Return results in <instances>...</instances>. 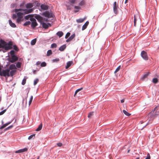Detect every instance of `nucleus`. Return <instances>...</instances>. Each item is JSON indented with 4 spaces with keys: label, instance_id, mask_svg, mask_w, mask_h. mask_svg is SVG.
<instances>
[{
    "label": "nucleus",
    "instance_id": "nucleus-14",
    "mask_svg": "<svg viewBox=\"0 0 159 159\" xmlns=\"http://www.w3.org/2000/svg\"><path fill=\"white\" fill-rule=\"evenodd\" d=\"M6 45V42L2 40H0V48H2Z\"/></svg>",
    "mask_w": 159,
    "mask_h": 159
},
{
    "label": "nucleus",
    "instance_id": "nucleus-42",
    "mask_svg": "<svg viewBox=\"0 0 159 159\" xmlns=\"http://www.w3.org/2000/svg\"><path fill=\"white\" fill-rule=\"evenodd\" d=\"M26 82V78H25L23 79L22 80V85H24L25 84Z\"/></svg>",
    "mask_w": 159,
    "mask_h": 159
},
{
    "label": "nucleus",
    "instance_id": "nucleus-32",
    "mask_svg": "<svg viewBox=\"0 0 159 159\" xmlns=\"http://www.w3.org/2000/svg\"><path fill=\"white\" fill-rule=\"evenodd\" d=\"M82 89H83L82 88H81L79 89H77V90H76L75 91V94L74 95V96H75V95H76V94H77L78 92H79V91H80Z\"/></svg>",
    "mask_w": 159,
    "mask_h": 159
},
{
    "label": "nucleus",
    "instance_id": "nucleus-60",
    "mask_svg": "<svg viewBox=\"0 0 159 159\" xmlns=\"http://www.w3.org/2000/svg\"><path fill=\"white\" fill-rule=\"evenodd\" d=\"M124 102V99H122L120 100V102L121 103H123Z\"/></svg>",
    "mask_w": 159,
    "mask_h": 159
},
{
    "label": "nucleus",
    "instance_id": "nucleus-37",
    "mask_svg": "<svg viewBox=\"0 0 159 159\" xmlns=\"http://www.w3.org/2000/svg\"><path fill=\"white\" fill-rule=\"evenodd\" d=\"M21 63L20 62H17L16 64V66L18 68H20L21 67Z\"/></svg>",
    "mask_w": 159,
    "mask_h": 159
},
{
    "label": "nucleus",
    "instance_id": "nucleus-33",
    "mask_svg": "<svg viewBox=\"0 0 159 159\" xmlns=\"http://www.w3.org/2000/svg\"><path fill=\"white\" fill-rule=\"evenodd\" d=\"M93 113L94 112L93 111L89 112L88 116L89 118H91V117L93 116Z\"/></svg>",
    "mask_w": 159,
    "mask_h": 159
},
{
    "label": "nucleus",
    "instance_id": "nucleus-29",
    "mask_svg": "<svg viewBox=\"0 0 159 159\" xmlns=\"http://www.w3.org/2000/svg\"><path fill=\"white\" fill-rule=\"evenodd\" d=\"M85 19H79L76 20V21L78 23H82L84 20Z\"/></svg>",
    "mask_w": 159,
    "mask_h": 159
},
{
    "label": "nucleus",
    "instance_id": "nucleus-53",
    "mask_svg": "<svg viewBox=\"0 0 159 159\" xmlns=\"http://www.w3.org/2000/svg\"><path fill=\"white\" fill-rule=\"evenodd\" d=\"M13 19H16L17 17V14H14L13 15Z\"/></svg>",
    "mask_w": 159,
    "mask_h": 159
},
{
    "label": "nucleus",
    "instance_id": "nucleus-22",
    "mask_svg": "<svg viewBox=\"0 0 159 159\" xmlns=\"http://www.w3.org/2000/svg\"><path fill=\"white\" fill-rule=\"evenodd\" d=\"M16 70H11L10 71L9 74L10 75V76H12L14 75L16 73Z\"/></svg>",
    "mask_w": 159,
    "mask_h": 159
},
{
    "label": "nucleus",
    "instance_id": "nucleus-5",
    "mask_svg": "<svg viewBox=\"0 0 159 159\" xmlns=\"http://www.w3.org/2000/svg\"><path fill=\"white\" fill-rule=\"evenodd\" d=\"M30 20L32 22L31 25V27L33 29H34L38 25V24L35 19L34 18H30Z\"/></svg>",
    "mask_w": 159,
    "mask_h": 159
},
{
    "label": "nucleus",
    "instance_id": "nucleus-30",
    "mask_svg": "<svg viewBox=\"0 0 159 159\" xmlns=\"http://www.w3.org/2000/svg\"><path fill=\"white\" fill-rule=\"evenodd\" d=\"M36 42V39H34L31 41V42H30V44H31L32 45H34L35 44Z\"/></svg>",
    "mask_w": 159,
    "mask_h": 159
},
{
    "label": "nucleus",
    "instance_id": "nucleus-56",
    "mask_svg": "<svg viewBox=\"0 0 159 159\" xmlns=\"http://www.w3.org/2000/svg\"><path fill=\"white\" fill-rule=\"evenodd\" d=\"M84 3V2L83 1H82V2H80V4H79V5L82 6Z\"/></svg>",
    "mask_w": 159,
    "mask_h": 159
},
{
    "label": "nucleus",
    "instance_id": "nucleus-49",
    "mask_svg": "<svg viewBox=\"0 0 159 159\" xmlns=\"http://www.w3.org/2000/svg\"><path fill=\"white\" fill-rule=\"evenodd\" d=\"M145 159H150V156L149 153H148L147 155V157Z\"/></svg>",
    "mask_w": 159,
    "mask_h": 159
},
{
    "label": "nucleus",
    "instance_id": "nucleus-34",
    "mask_svg": "<svg viewBox=\"0 0 159 159\" xmlns=\"http://www.w3.org/2000/svg\"><path fill=\"white\" fill-rule=\"evenodd\" d=\"M52 54V52L51 50H48L47 53V56H49Z\"/></svg>",
    "mask_w": 159,
    "mask_h": 159
},
{
    "label": "nucleus",
    "instance_id": "nucleus-8",
    "mask_svg": "<svg viewBox=\"0 0 159 159\" xmlns=\"http://www.w3.org/2000/svg\"><path fill=\"white\" fill-rule=\"evenodd\" d=\"M141 55L142 57L145 60L148 59V57L147 56V53L144 51H142L141 53Z\"/></svg>",
    "mask_w": 159,
    "mask_h": 159
},
{
    "label": "nucleus",
    "instance_id": "nucleus-43",
    "mask_svg": "<svg viewBox=\"0 0 159 159\" xmlns=\"http://www.w3.org/2000/svg\"><path fill=\"white\" fill-rule=\"evenodd\" d=\"M120 69V66L117 68H116V70L115 71V73H116V72H118L119 70Z\"/></svg>",
    "mask_w": 159,
    "mask_h": 159
},
{
    "label": "nucleus",
    "instance_id": "nucleus-57",
    "mask_svg": "<svg viewBox=\"0 0 159 159\" xmlns=\"http://www.w3.org/2000/svg\"><path fill=\"white\" fill-rule=\"evenodd\" d=\"M41 63V62L40 61H38L37 62H36V65H40Z\"/></svg>",
    "mask_w": 159,
    "mask_h": 159
},
{
    "label": "nucleus",
    "instance_id": "nucleus-2",
    "mask_svg": "<svg viewBox=\"0 0 159 159\" xmlns=\"http://www.w3.org/2000/svg\"><path fill=\"white\" fill-rule=\"evenodd\" d=\"M10 70L6 69L5 70H3L2 71L1 70L0 71V75L6 77H9L10 76Z\"/></svg>",
    "mask_w": 159,
    "mask_h": 159
},
{
    "label": "nucleus",
    "instance_id": "nucleus-9",
    "mask_svg": "<svg viewBox=\"0 0 159 159\" xmlns=\"http://www.w3.org/2000/svg\"><path fill=\"white\" fill-rule=\"evenodd\" d=\"M18 58L15 55L11 56V58L10 59V61L12 63H13L18 60Z\"/></svg>",
    "mask_w": 159,
    "mask_h": 159
},
{
    "label": "nucleus",
    "instance_id": "nucleus-48",
    "mask_svg": "<svg viewBox=\"0 0 159 159\" xmlns=\"http://www.w3.org/2000/svg\"><path fill=\"white\" fill-rule=\"evenodd\" d=\"M59 61V59L58 58H56L52 60L53 62H58Z\"/></svg>",
    "mask_w": 159,
    "mask_h": 159
},
{
    "label": "nucleus",
    "instance_id": "nucleus-23",
    "mask_svg": "<svg viewBox=\"0 0 159 159\" xmlns=\"http://www.w3.org/2000/svg\"><path fill=\"white\" fill-rule=\"evenodd\" d=\"M11 123V122H9L4 124V125L1 126V127H0V129H3L4 128H5L8 125H9Z\"/></svg>",
    "mask_w": 159,
    "mask_h": 159
},
{
    "label": "nucleus",
    "instance_id": "nucleus-20",
    "mask_svg": "<svg viewBox=\"0 0 159 159\" xmlns=\"http://www.w3.org/2000/svg\"><path fill=\"white\" fill-rule=\"evenodd\" d=\"M14 69H16V67L15 65L14 64H11V65H10L9 68L7 69H9L10 70H12Z\"/></svg>",
    "mask_w": 159,
    "mask_h": 159
},
{
    "label": "nucleus",
    "instance_id": "nucleus-31",
    "mask_svg": "<svg viewBox=\"0 0 159 159\" xmlns=\"http://www.w3.org/2000/svg\"><path fill=\"white\" fill-rule=\"evenodd\" d=\"M123 112L127 116H129L130 115V114L128 112H127L125 110H123Z\"/></svg>",
    "mask_w": 159,
    "mask_h": 159
},
{
    "label": "nucleus",
    "instance_id": "nucleus-13",
    "mask_svg": "<svg viewBox=\"0 0 159 159\" xmlns=\"http://www.w3.org/2000/svg\"><path fill=\"white\" fill-rule=\"evenodd\" d=\"M28 150V149L25 148L24 149H21L20 150H17L15 151V153H22L23 152H26Z\"/></svg>",
    "mask_w": 159,
    "mask_h": 159
},
{
    "label": "nucleus",
    "instance_id": "nucleus-12",
    "mask_svg": "<svg viewBox=\"0 0 159 159\" xmlns=\"http://www.w3.org/2000/svg\"><path fill=\"white\" fill-rule=\"evenodd\" d=\"M40 7L42 9L44 10H47L48 9V6L47 5L43 4L40 5Z\"/></svg>",
    "mask_w": 159,
    "mask_h": 159
},
{
    "label": "nucleus",
    "instance_id": "nucleus-7",
    "mask_svg": "<svg viewBox=\"0 0 159 159\" xmlns=\"http://www.w3.org/2000/svg\"><path fill=\"white\" fill-rule=\"evenodd\" d=\"M34 17L37 19L38 21L40 23L43 22V18L41 17L39 15L36 14Z\"/></svg>",
    "mask_w": 159,
    "mask_h": 159
},
{
    "label": "nucleus",
    "instance_id": "nucleus-61",
    "mask_svg": "<svg viewBox=\"0 0 159 159\" xmlns=\"http://www.w3.org/2000/svg\"><path fill=\"white\" fill-rule=\"evenodd\" d=\"M36 73V70H34L33 71V73L34 74H35Z\"/></svg>",
    "mask_w": 159,
    "mask_h": 159
},
{
    "label": "nucleus",
    "instance_id": "nucleus-46",
    "mask_svg": "<svg viewBox=\"0 0 159 159\" xmlns=\"http://www.w3.org/2000/svg\"><path fill=\"white\" fill-rule=\"evenodd\" d=\"M70 34L69 32L67 33L65 36V38L66 39L68 38L70 36Z\"/></svg>",
    "mask_w": 159,
    "mask_h": 159
},
{
    "label": "nucleus",
    "instance_id": "nucleus-4",
    "mask_svg": "<svg viewBox=\"0 0 159 159\" xmlns=\"http://www.w3.org/2000/svg\"><path fill=\"white\" fill-rule=\"evenodd\" d=\"M23 13L21 12H18L17 13V18L16 20V22L18 23H20L21 21L23 18Z\"/></svg>",
    "mask_w": 159,
    "mask_h": 159
},
{
    "label": "nucleus",
    "instance_id": "nucleus-19",
    "mask_svg": "<svg viewBox=\"0 0 159 159\" xmlns=\"http://www.w3.org/2000/svg\"><path fill=\"white\" fill-rule=\"evenodd\" d=\"M2 48H4L5 50H9L11 48V47L10 45H7L6 43V45L4 46Z\"/></svg>",
    "mask_w": 159,
    "mask_h": 159
},
{
    "label": "nucleus",
    "instance_id": "nucleus-1",
    "mask_svg": "<svg viewBox=\"0 0 159 159\" xmlns=\"http://www.w3.org/2000/svg\"><path fill=\"white\" fill-rule=\"evenodd\" d=\"M15 12H18V11H24L25 14H28L30 13H31L33 11V9H15L14 10Z\"/></svg>",
    "mask_w": 159,
    "mask_h": 159
},
{
    "label": "nucleus",
    "instance_id": "nucleus-44",
    "mask_svg": "<svg viewBox=\"0 0 159 159\" xmlns=\"http://www.w3.org/2000/svg\"><path fill=\"white\" fill-rule=\"evenodd\" d=\"M39 81V80L38 79H36L34 81V85H36Z\"/></svg>",
    "mask_w": 159,
    "mask_h": 159
},
{
    "label": "nucleus",
    "instance_id": "nucleus-24",
    "mask_svg": "<svg viewBox=\"0 0 159 159\" xmlns=\"http://www.w3.org/2000/svg\"><path fill=\"white\" fill-rule=\"evenodd\" d=\"M66 45H63L61 46L59 48V50L62 51H63L66 48Z\"/></svg>",
    "mask_w": 159,
    "mask_h": 159
},
{
    "label": "nucleus",
    "instance_id": "nucleus-55",
    "mask_svg": "<svg viewBox=\"0 0 159 159\" xmlns=\"http://www.w3.org/2000/svg\"><path fill=\"white\" fill-rule=\"evenodd\" d=\"M75 0H69V1L72 3H74Z\"/></svg>",
    "mask_w": 159,
    "mask_h": 159
},
{
    "label": "nucleus",
    "instance_id": "nucleus-52",
    "mask_svg": "<svg viewBox=\"0 0 159 159\" xmlns=\"http://www.w3.org/2000/svg\"><path fill=\"white\" fill-rule=\"evenodd\" d=\"M6 111V110H3V111H1V112H0V116H1L2 115H3L4 113Z\"/></svg>",
    "mask_w": 159,
    "mask_h": 159
},
{
    "label": "nucleus",
    "instance_id": "nucleus-64",
    "mask_svg": "<svg viewBox=\"0 0 159 159\" xmlns=\"http://www.w3.org/2000/svg\"><path fill=\"white\" fill-rule=\"evenodd\" d=\"M135 159H139V158L137 157V158H136Z\"/></svg>",
    "mask_w": 159,
    "mask_h": 159
},
{
    "label": "nucleus",
    "instance_id": "nucleus-50",
    "mask_svg": "<svg viewBox=\"0 0 159 159\" xmlns=\"http://www.w3.org/2000/svg\"><path fill=\"white\" fill-rule=\"evenodd\" d=\"M15 53V52L13 50H11L10 52V54L11 56L14 55V54Z\"/></svg>",
    "mask_w": 159,
    "mask_h": 159
},
{
    "label": "nucleus",
    "instance_id": "nucleus-11",
    "mask_svg": "<svg viewBox=\"0 0 159 159\" xmlns=\"http://www.w3.org/2000/svg\"><path fill=\"white\" fill-rule=\"evenodd\" d=\"M159 108V107H155L154 109L153 112V114L154 115H158L159 114V110L158 111V108Z\"/></svg>",
    "mask_w": 159,
    "mask_h": 159
},
{
    "label": "nucleus",
    "instance_id": "nucleus-16",
    "mask_svg": "<svg viewBox=\"0 0 159 159\" xmlns=\"http://www.w3.org/2000/svg\"><path fill=\"white\" fill-rule=\"evenodd\" d=\"M75 37V34H72L70 36V37L68 39H67L66 40V42H68L72 40Z\"/></svg>",
    "mask_w": 159,
    "mask_h": 159
},
{
    "label": "nucleus",
    "instance_id": "nucleus-58",
    "mask_svg": "<svg viewBox=\"0 0 159 159\" xmlns=\"http://www.w3.org/2000/svg\"><path fill=\"white\" fill-rule=\"evenodd\" d=\"M75 9H79V7L78 6H75Z\"/></svg>",
    "mask_w": 159,
    "mask_h": 159
},
{
    "label": "nucleus",
    "instance_id": "nucleus-28",
    "mask_svg": "<svg viewBox=\"0 0 159 159\" xmlns=\"http://www.w3.org/2000/svg\"><path fill=\"white\" fill-rule=\"evenodd\" d=\"M42 127H43V125L42 124V123H41L39 125V127H38V128L36 129V131H39L41 130L42 129Z\"/></svg>",
    "mask_w": 159,
    "mask_h": 159
},
{
    "label": "nucleus",
    "instance_id": "nucleus-45",
    "mask_svg": "<svg viewBox=\"0 0 159 159\" xmlns=\"http://www.w3.org/2000/svg\"><path fill=\"white\" fill-rule=\"evenodd\" d=\"M57 47V45L55 43H53L51 45V48H55Z\"/></svg>",
    "mask_w": 159,
    "mask_h": 159
},
{
    "label": "nucleus",
    "instance_id": "nucleus-40",
    "mask_svg": "<svg viewBox=\"0 0 159 159\" xmlns=\"http://www.w3.org/2000/svg\"><path fill=\"white\" fill-rule=\"evenodd\" d=\"M35 134H33L31 135H30L28 137V139L30 140V139H32L33 138H34V137L35 136Z\"/></svg>",
    "mask_w": 159,
    "mask_h": 159
},
{
    "label": "nucleus",
    "instance_id": "nucleus-35",
    "mask_svg": "<svg viewBox=\"0 0 159 159\" xmlns=\"http://www.w3.org/2000/svg\"><path fill=\"white\" fill-rule=\"evenodd\" d=\"M33 96H31L30 98V99L29 101V105H30V104L32 102V100H33Z\"/></svg>",
    "mask_w": 159,
    "mask_h": 159
},
{
    "label": "nucleus",
    "instance_id": "nucleus-36",
    "mask_svg": "<svg viewBox=\"0 0 159 159\" xmlns=\"http://www.w3.org/2000/svg\"><path fill=\"white\" fill-rule=\"evenodd\" d=\"M31 24V22L30 21H26L24 24V26H26L28 25Z\"/></svg>",
    "mask_w": 159,
    "mask_h": 159
},
{
    "label": "nucleus",
    "instance_id": "nucleus-21",
    "mask_svg": "<svg viewBox=\"0 0 159 159\" xmlns=\"http://www.w3.org/2000/svg\"><path fill=\"white\" fill-rule=\"evenodd\" d=\"M9 24L11 26V27H12L13 28H15V27H16V25L14 23L12 22L11 20H9Z\"/></svg>",
    "mask_w": 159,
    "mask_h": 159
},
{
    "label": "nucleus",
    "instance_id": "nucleus-62",
    "mask_svg": "<svg viewBox=\"0 0 159 159\" xmlns=\"http://www.w3.org/2000/svg\"><path fill=\"white\" fill-rule=\"evenodd\" d=\"M128 1V0H125V4L127 3Z\"/></svg>",
    "mask_w": 159,
    "mask_h": 159
},
{
    "label": "nucleus",
    "instance_id": "nucleus-38",
    "mask_svg": "<svg viewBox=\"0 0 159 159\" xmlns=\"http://www.w3.org/2000/svg\"><path fill=\"white\" fill-rule=\"evenodd\" d=\"M152 82L154 84H156L158 82V79L157 78H154L152 80Z\"/></svg>",
    "mask_w": 159,
    "mask_h": 159
},
{
    "label": "nucleus",
    "instance_id": "nucleus-15",
    "mask_svg": "<svg viewBox=\"0 0 159 159\" xmlns=\"http://www.w3.org/2000/svg\"><path fill=\"white\" fill-rule=\"evenodd\" d=\"M33 3H29L26 4L25 5V7L27 9H32L31 8L33 7Z\"/></svg>",
    "mask_w": 159,
    "mask_h": 159
},
{
    "label": "nucleus",
    "instance_id": "nucleus-39",
    "mask_svg": "<svg viewBox=\"0 0 159 159\" xmlns=\"http://www.w3.org/2000/svg\"><path fill=\"white\" fill-rule=\"evenodd\" d=\"M47 65V64L45 62H43L41 64L40 66L42 67H43L46 66Z\"/></svg>",
    "mask_w": 159,
    "mask_h": 159
},
{
    "label": "nucleus",
    "instance_id": "nucleus-3",
    "mask_svg": "<svg viewBox=\"0 0 159 159\" xmlns=\"http://www.w3.org/2000/svg\"><path fill=\"white\" fill-rule=\"evenodd\" d=\"M42 15L43 16L45 17H48V18H51L53 16L52 12L48 11H46L43 12Z\"/></svg>",
    "mask_w": 159,
    "mask_h": 159
},
{
    "label": "nucleus",
    "instance_id": "nucleus-6",
    "mask_svg": "<svg viewBox=\"0 0 159 159\" xmlns=\"http://www.w3.org/2000/svg\"><path fill=\"white\" fill-rule=\"evenodd\" d=\"M118 5L117 4L116 2H114V5H113V9H114V12L116 15L118 13Z\"/></svg>",
    "mask_w": 159,
    "mask_h": 159
},
{
    "label": "nucleus",
    "instance_id": "nucleus-51",
    "mask_svg": "<svg viewBox=\"0 0 159 159\" xmlns=\"http://www.w3.org/2000/svg\"><path fill=\"white\" fill-rule=\"evenodd\" d=\"M13 127V125H11V126H9L8 127H7L5 129V130H8V129H10L11 128H12V127Z\"/></svg>",
    "mask_w": 159,
    "mask_h": 159
},
{
    "label": "nucleus",
    "instance_id": "nucleus-41",
    "mask_svg": "<svg viewBox=\"0 0 159 159\" xmlns=\"http://www.w3.org/2000/svg\"><path fill=\"white\" fill-rule=\"evenodd\" d=\"M136 17L135 15H134V26H136Z\"/></svg>",
    "mask_w": 159,
    "mask_h": 159
},
{
    "label": "nucleus",
    "instance_id": "nucleus-59",
    "mask_svg": "<svg viewBox=\"0 0 159 159\" xmlns=\"http://www.w3.org/2000/svg\"><path fill=\"white\" fill-rule=\"evenodd\" d=\"M48 20L47 19L44 18V19H43V21H45L47 22L48 21Z\"/></svg>",
    "mask_w": 159,
    "mask_h": 159
},
{
    "label": "nucleus",
    "instance_id": "nucleus-10",
    "mask_svg": "<svg viewBox=\"0 0 159 159\" xmlns=\"http://www.w3.org/2000/svg\"><path fill=\"white\" fill-rule=\"evenodd\" d=\"M40 24L42 25L43 27L45 29H47L49 26H51V24L49 23L47 24L43 22L41 23Z\"/></svg>",
    "mask_w": 159,
    "mask_h": 159
},
{
    "label": "nucleus",
    "instance_id": "nucleus-17",
    "mask_svg": "<svg viewBox=\"0 0 159 159\" xmlns=\"http://www.w3.org/2000/svg\"><path fill=\"white\" fill-rule=\"evenodd\" d=\"M89 24V22L88 21H86L84 24V25L82 26V30H84L85 29L87 26Z\"/></svg>",
    "mask_w": 159,
    "mask_h": 159
},
{
    "label": "nucleus",
    "instance_id": "nucleus-54",
    "mask_svg": "<svg viewBox=\"0 0 159 159\" xmlns=\"http://www.w3.org/2000/svg\"><path fill=\"white\" fill-rule=\"evenodd\" d=\"M57 144L58 146L59 147H61L62 146V143H58Z\"/></svg>",
    "mask_w": 159,
    "mask_h": 159
},
{
    "label": "nucleus",
    "instance_id": "nucleus-27",
    "mask_svg": "<svg viewBox=\"0 0 159 159\" xmlns=\"http://www.w3.org/2000/svg\"><path fill=\"white\" fill-rule=\"evenodd\" d=\"M33 15H29L27 16H25V18L26 20H28L30 18H31V17H33Z\"/></svg>",
    "mask_w": 159,
    "mask_h": 159
},
{
    "label": "nucleus",
    "instance_id": "nucleus-25",
    "mask_svg": "<svg viewBox=\"0 0 159 159\" xmlns=\"http://www.w3.org/2000/svg\"><path fill=\"white\" fill-rule=\"evenodd\" d=\"M56 34L60 38L63 35V33L62 31H59Z\"/></svg>",
    "mask_w": 159,
    "mask_h": 159
},
{
    "label": "nucleus",
    "instance_id": "nucleus-47",
    "mask_svg": "<svg viewBox=\"0 0 159 159\" xmlns=\"http://www.w3.org/2000/svg\"><path fill=\"white\" fill-rule=\"evenodd\" d=\"M13 48H14V49L16 51H18V50H19V49L16 46V45H14L13 46Z\"/></svg>",
    "mask_w": 159,
    "mask_h": 159
},
{
    "label": "nucleus",
    "instance_id": "nucleus-63",
    "mask_svg": "<svg viewBox=\"0 0 159 159\" xmlns=\"http://www.w3.org/2000/svg\"><path fill=\"white\" fill-rule=\"evenodd\" d=\"M2 70V68L1 67V66H0V71Z\"/></svg>",
    "mask_w": 159,
    "mask_h": 159
},
{
    "label": "nucleus",
    "instance_id": "nucleus-26",
    "mask_svg": "<svg viewBox=\"0 0 159 159\" xmlns=\"http://www.w3.org/2000/svg\"><path fill=\"white\" fill-rule=\"evenodd\" d=\"M149 74V72H146L144 74V75H143L142 78V79H144L145 78H146L148 77V76Z\"/></svg>",
    "mask_w": 159,
    "mask_h": 159
},
{
    "label": "nucleus",
    "instance_id": "nucleus-18",
    "mask_svg": "<svg viewBox=\"0 0 159 159\" xmlns=\"http://www.w3.org/2000/svg\"><path fill=\"white\" fill-rule=\"evenodd\" d=\"M72 64V61H70L67 63L66 66V69H68L70 67L71 65Z\"/></svg>",
    "mask_w": 159,
    "mask_h": 159
}]
</instances>
